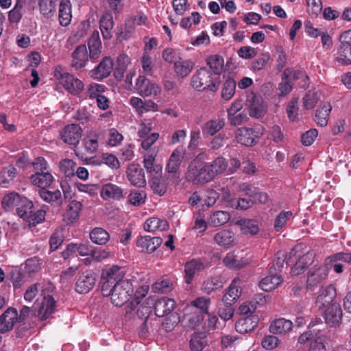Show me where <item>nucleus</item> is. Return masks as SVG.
<instances>
[{"label":"nucleus","instance_id":"nucleus-34","mask_svg":"<svg viewBox=\"0 0 351 351\" xmlns=\"http://www.w3.org/2000/svg\"><path fill=\"white\" fill-rule=\"evenodd\" d=\"M293 327L290 320L280 318L274 320L269 326V331L274 334H285L289 332Z\"/></svg>","mask_w":351,"mask_h":351},{"label":"nucleus","instance_id":"nucleus-32","mask_svg":"<svg viewBox=\"0 0 351 351\" xmlns=\"http://www.w3.org/2000/svg\"><path fill=\"white\" fill-rule=\"evenodd\" d=\"M149 287H135L134 292L132 293V300L126 306V312H131L134 310L136 306L140 304L141 300L146 296L148 293Z\"/></svg>","mask_w":351,"mask_h":351},{"label":"nucleus","instance_id":"nucleus-37","mask_svg":"<svg viewBox=\"0 0 351 351\" xmlns=\"http://www.w3.org/2000/svg\"><path fill=\"white\" fill-rule=\"evenodd\" d=\"M113 19L111 14L105 13L99 23V28L104 39H110L112 37V29L113 28Z\"/></svg>","mask_w":351,"mask_h":351},{"label":"nucleus","instance_id":"nucleus-51","mask_svg":"<svg viewBox=\"0 0 351 351\" xmlns=\"http://www.w3.org/2000/svg\"><path fill=\"white\" fill-rule=\"evenodd\" d=\"M99 135L96 132H90L84 139L86 150L90 154L97 152L99 147Z\"/></svg>","mask_w":351,"mask_h":351},{"label":"nucleus","instance_id":"nucleus-38","mask_svg":"<svg viewBox=\"0 0 351 351\" xmlns=\"http://www.w3.org/2000/svg\"><path fill=\"white\" fill-rule=\"evenodd\" d=\"M30 180L34 185L45 189L53 183L54 178L51 173H34L30 176Z\"/></svg>","mask_w":351,"mask_h":351},{"label":"nucleus","instance_id":"nucleus-1","mask_svg":"<svg viewBox=\"0 0 351 351\" xmlns=\"http://www.w3.org/2000/svg\"><path fill=\"white\" fill-rule=\"evenodd\" d=\"M204 155L197 156L189 165L185 173L186 180L195 185L204 184L214 179L208 162L203 160Z\"/></svg>","mask_w":351,"mask_h":351},{"label":"nucleus","instance_id":"nucleus-11","mask_svg":"<svg viewBox=\"0 0 351 351\" xmlns=\"http://www.w3.org/2000/svg\"><path fill=\"white\" fill-rule=\"evenodd\" d=\"M134 287H112L110 289L111 302L116 306L125 304L132 297Z\"/></svg>","mask_w":351,"mask_h":351},{"label":"nucleus","instance_id":"nucleus-50","mask_svg":"<svg viewBox=\"0 0 351 351\" xmlns=\"http://www.w3.org/2000/svg\"><path fill=\"white\" fill-rule=\"evenodd\" d=\"M236 86L235 80L228 77L223 84L221 97L225 100H230L235 93Z\"/></svg>","mask_w":351,"mask_h":351},{"label":"nucleus","instance_id":"nucleus-54","mask_svg":"<svg viewBox=\"0 0 351 351\" xmlns=\"http://www.w3.org/2000/svg\"><path fill=\"white\" fill-rule=\"evenodd\" d=\"M289 73L290 71L289 69L285 70L282 73V81L279 83L278 88L279 96H286L292 90V85L289 80Z\"/></svg>","mask_w":351,"mask_h":351},{"label":"nucleus","instance_id":"nucleus-25","mask_svg":"<svg viewBox=\"0 0 351 351\" xmlns=\"http://www.w3.org/2000/svg\"><path fill=\"white\" fill-rule=\"evenodd\" d=\"M89 58L93 62L96 61L101 53V41L97 31H95L88 40Z\"/></svg>","mask_w":351,"mask_h":351},{"label":"nucleus","instance_id":"nucleus-13","mask_svg":"<svg viewBox=\"0 0 351 351\" xmlns=\"http://www.w3.org/2000/svg\"><path fill=\"white\" fill-rule=\"evenodd\" d=\"M247 102L249 106V114L252 117L261 118L264 116L267 107L261 95L252 93L247 96Z\"/></svg>","mask_w":351,"mask_h":351},{"label":"nucleus","instance_id":"nucleus-44","mask_svg":"<svg viewBox=\"0 0 351 351\" xmlns=\"http://www.w3.org/2000/svg\"><path fill=\"white\" fill-rule=\"evenodd\" d=\"M329 338L325 335H319L311 340L308 351H327Z\"/></svg>","mask_w":351,"mask_h":351},{"label":"nucleus","instance_id":"nucleus-57","mask_svg":"<svg viewBox=\"0 0 351 351\" xmlns=\"http://www.w3.org/2000/svg\"><path fill=\"white\" fill-rule=\"evenodd\" d=\"M351 261V254L339 252L328 256L325 260V266L328 267L332 263H349Z\"/></svg>","mask_w":351,"mask_h":351},{"label":"nucleus","instance_id":"nucleus-7","mask_svg":"<svg viewBox=\"0 0 351 351\" xmlns=\"http://www.w3.org/2000/svg\"><path fill=\"white\" fill-rule=\"evenodd\" d=\"M263 134V129L260 127H255L254 128L243 127L237 129L236 139L241 145L252 146L256 143L257 140Z\"/></svg>","mask_w":351,"mask_h":351},{"label":"nucleus","instance_id":"nucleus-59","mask_svg":"<svg viewBox=\"0 0 351 351\" xmlns=\"http://www.w3.org/2000/svg\"><path fill=\"white\" fill-rule=\"evenodd\" d=\"M319 99L318 93L315 91L307 92L303 97V104L306 109H312L317 104Z\"/></svg>","mask_w":351,"mask_h":351},{"label":"nucleus","instance_id":"nucleus-27","mask_svg":"<svg viewBox=\"0 0 351 351\" xmlns=\"http://www.w3.org/2000/svg\"><path fill=\"white\" fill-rule=\"evenodd\" d=\"M186 313L184 315L183 322L185 326L189 329H195L199 326L204 320V315L197 308L193 310L186 309Z\"/></svg>","mask_w":351,"mask_h":351},{"label":"nucleus","instance_id":"nucleus-46","mask_svg":"<svg viewBox=\"0 0 351 351\" xmlns=\"http://www.w3.org/2000/svg\"><path fill=\"white\" fill-rule=\"evenodd\" d=\"M206 344V336L204 332H195L190 340L191 351H202Z\"/></svg>","mask_w":351,"mask_h":351},{"label":"nucleus","instance_id":"nucleus-6","mask_svg":"<svg viewBox=\"0 0 351 351\" xmlns=\"http://www.w3.org/2000/svg\"><path fill=\"white\" fill-rule=\"evenodd\" d=\"M55 77L59 80L65 89L72 95H79L84 90L83 82L66 71L56 69Z\"/></svg>","mask_w":351,"mask_h":351},{"label":"nucleus","instance_id":"nucleus-56","mask_svg":"<svg viewBox=\"0 0 351 351\" xmlns=\"http://www.w3.org/2000/svg\"><path fill=\"white\" fill-rule=\"evenodd\" d=\"M328 276L326 268H318L314 272H310L307 282L309 285L321 283Z\"/></svg>","mask_w":351,"mask_h":351},{"label":"nucleus","instance_id":"nucleus-26","mask_svg":"<svg viewBox=\"0 0 351 351\" xmlns=\"http://www.w3.org/2000/svg\"><path fill=\"white\" fill-rule=\"evenodd\" d=\"M265 295L263 293L257 294L255 298L256 301H245L241 304L238 308V313L245 317L258 315V313L256 311L257 304H258V300L261 302L264 299V301H265Z\"/></svg>","mask_w":351,"mask_h":351},{"label":"nucleus","instance_id":"nucleus-29","mask_svg":"<svg viewBox=\"0 0 351 351\" xmlns=\"http://www.w3.org/2000/svg\"><path fill=\"white\" fill-rule=\"evenodd\" d=\"M72 19L71 3L70 0H61L59 5L58 19L60 25L68 26Z\"/></svg>","mask_w":351,"mask_h":351},{"label":"nucleus","instance_id":"nucleus-45","mask_svg":"<svg viewBox=\"0 0 351 351\" xmlns=\"http://www.w3.org/2000/svg\"><path fill=\"white\" fill-rule=\"evenodd\" d=\"M38 193L40 197L48 203H56L57 204L62 203V193L59 190L51 191L45 189H41Z\"/></svg>","mask_w":351,"mask_h":351},{"label":"nucleus","instance_id":"nucleus-49","mask_svg":"<svg viewBox=\"0 0 351 351\" xmlns=\"http://www.w3.org/2000/svg\"><path fill=\"white\" fill-rule=\"evenodd\" d=\"M242 232L252 235L256 234L259 231L258 222L253 219H241L238 221Z\"/></svg>","mask_w":351,"mask_h":351},{"label":"nucleus","instance_id":"nucleus-23","mask_svg":"<svg viewBox=\"0 0 351 351\" xmlns=\"http://www.w3.org/2000/svg\"><path fill=\"white\" fill-rule=\"evenodd\" d=\"M100 195L104 200H121L123 199V190L119 186L107 183L102 186L100 190Z\"/></svg>","mask_w":351,"mask_h":351},{"label":"nucleus","instance_id":"nucleus-55","mask_svg":"<svg viewBox=\"0 0 351 351\" xmlns=\"http://www.w3.org/2000/svg\"><path fill=\"white\" fill-rule=\"evenodd\" d=\"M8 277L14 285H16V284L21 285V284L25 283L27 282L26 279L29 278L27 275L19 267L12 268L8 274Z\"/></svg>","mask_w":351,"mask_h":351},{"label":"nucleus","instance_id":"nucleus-31","mask_svg":"<svg viewBox=\"0 0 351 351\" xmlns=\"http://www.w3.org/2000/svg\"><path fill=\"white\" fill-rule=\"evenodd\" d=\"M193 66L194 64L191 60H183L179 57L178 60L174 62L173 69L178 76L183 78L191 72Z\"/></svg>","mask_w":351,"mask_h":351},{"label":"nucleus","instance_id":"nucleus-19","mask_svg":"<svg viewBox=\"0 0 351 351\" xmlns=\"http://www.w3.org/2000/svg\"><path fill=\"white\" fill-rule=\"evenodd\" d=\"M213 240L217 245L226 250L237 244L235 234L228 229H223L217 232Z\"/></svg>","mask_w":351,"mask_h":351},{"label":"nucleus","instance_id":"nucleus-53","mask_svg":"<svg viewBox=\"0 0 351 351\" xmlns=\"http://www.w3.org/2000/svg\"><path fill=\"white\" fill-rule=\"evenodd\" d=\"M223 262L227 267L233 269H241L247 264L246 261L238 259L237 256L232 252L228 253L224 257Z\"/></svg>","mask_w":351,"mask_h":351},{"label":"nucleus","instance_id":"nucleus-3","mask_svg":"<svg viewBox=\"0 0 351 351\" xmlns=\"http://www.w3.org/2000/svg\"><path fill=\"white\" fill-rule=\"evenodd\" d=\"M17 215L29 223L35 226L45 219L46 211L40 208L35 211L34 205L32 200L26 197L22 198L21 205L17 208Z\"/></svg>","mask_w":351,"mask_h":351},{"label":"nucleus","instance_id":"nucleus-2","mask_svg":"<svg viewBox=\"0 0 351 351\" xmlns=\"http://www.w3.org/2000/svg\"><path fill=\"white\" fill-rule=\"evenodd\" d=\"M176 305L174 300L166 297H162L155 302L154 311L157 317H162L171 315L170 318H166L162 322V326L167 331L171 330L180 322L178 315L172 313Z\"/></svg>","mask_w":351,"mask_h":351},{"label":"nucleus","instance_id":"nucleus-60","mask_svg":"<svg viewBox=\"0 0 351 351\" xmlns=\"http://www.w3.org/2000/svg\"><path fill=\"white\" fill-rule=\"evenodd\" d=\"M146 199V193L144 191H132L128 195L129 202L135 206H139L145 203Z\"/></svg>","mask_w":351,"mask_h":351},{"label":"nucleus","instance_id":"nucleus-9","mask_svg":"<svg viewBox=\"0 0 351 351\" xmlns=\"http://www.w3.org/2000/svg\"><path fill=\"white\" fill-rule=\"evenodd\" d=\"M339 56L337 60L343 64H351V29L343 32L339 38Z\"/></svg>","mask_w":351,"mask_h":351},{"label":"nucleus","instance_id":"nucleus-14","mask_svg":"<svg viewBox=\"0 0 351 351\" xmlns=\"http://www.w3.org/2000/svg\"><path fill=\"white\" fill-rule=\"evenodd\" d=\"M324 309V318L326 323L330 327L339 326L341 323L343 317L341 305L339 303L331 304Z\"/></svg>","mask_w":351,"mask_h":351},{"label":"nucleus","instance_id":"nucleus-43","mask_svg":"<svg viewBox=\"0 0 351 351\" xmlns=\"http://www.w3.org/2000/svg\"><path fill=\"white\" fill-rule=\"evenodd\" d=\"M206 63L214 75H219L223 71V58L218 54L211 55L206 58Z\"/></svg>","mask_w":351,"mask_h":351},{"label":"nucleus","instance_id":"nucleus-40","mask_svg":"<svg viewBox=\"0 0 351 351\" xmlns=\"http://www.w3.org/2000/svg\"><path fill=\"white\" fill-rule=\"evenodd\" d=\"M93 243L97 245H105L110 239L109 233L102 228H93L89 234Z\"/></svg>","mask_w":351,"mask_h":351},{"label":"nucleus","instance_id":"nucleus-33","mask_svg":"<svg viewBox=\"0 0 351 351\" xmlns=\"http://www.w3.org/2000/svg\"><path fill=\"white\" fill-rule=\"evenodd\" d=\"M225 126L224 119H215L206 121L202 127L204 135L213 136Z\"/></svg>","mask_w":351,"mask_h":351},{"label":"nucleus","instance_id":"nucleus-18","mask_svg":"<svg viewBox=\"0 0 351 351\" xmlns=\"http://www.w3.org/2000/svg\"><path fill=\"white\" fill-rule=\"evenodd\" d=\"M126 174L131 184L138 187L145 185L144 170L138 164H130L127 169Z\"/></svg>","mask_w":351,"mask_h":351},{"label":"nucleus","instance_id":"nucleus-12","mask_svg":"<svg viewBox=\"0 0 351 351\" xmlns=\"http://www.w3.org/2000/svg\"><path fill=\"white\" fill-rule=\"evenodd\" d=\"M136 88L138 93L143 97L156 96L160 93L161 89L159 86L152 83L145 76L140 75L136 82Z\"/></svg>","mask_w":351,"mask_h":351},{"label":"nucleus","instance_id":"nucleus-42","mask_svg":"<svg viewBox=\"0 0 351 351\" xmlns=\"http://www.w3.org/2000/svg\"><path fill=\"white\" fill-rule=\"evenodd\" d=\"M230 219V215L227 211L217 210L213 213L208 222L214 227H218L226 223Z\"/></svg>","mask_w":351,"mask_h":351},{"label":"nucleus","instance_id":"nucleus-17","mask_svg":"<svg viewBox=\"0 0 351 351\" xmlns=\"http://www.w3.org/2000/svg\"><path fill=\"white\" fill-rule=\"evenodd\" d=\"M82 130L77 124H69L64 127L60 136L63 141L67 144L75 145L82 138Z\"/></svg>","mask_w":351,"mask_h":351},{"label":"nucleus","instance_id":"nucleus-5","mask_svg":"<svg viewBox=\"0 0 351 351\" xmlns=\"http://www.w3.org/2000/svg\"><path fill=\"white\" fill-rule=\"evenodd\" d=\"M56 310V301L53 296L47 295L36 300L32 311L40 321H45L52 317Z\"/></svg>","mask_w":351,"mask_h":351},{"label":"nucleus","instance_id":"nucleus-36","mask_svg":"<svg viewBox=\"0 0 351 351\" xmlns=\"http://www.w3.org/2000/svg\"><path fill=\"white\" fill-rule=\"evenodd\" d=\"M332 110L330 103L325 102L322 104L316 110L315 121L317 124L321 127H324L328 124L329 113Z\"/></svg>","mask_w":351,"mask_h":351},{"label":"nucleus","instance_id":"nucleus-41","mask_svg":"<svg viewBox=\"0 0 351 351\" xmlns=\"http://www.w3.org/2000/svg\"><path fill=\"white\" fill-rule=\"evenodd\" d=\"M241 287H228L226 289L222 301L224 304H234L241 297Z\"/></svg>","mask_w":351,"mask_h":351},{"label":"nucleus","instance_id":"nucleus-22","mask_svg":"<svg viewBox=\"0 0 351 351\" xmlns=\"http://www.w3.org/2000/svg\"><path fill=\"white\" fill-rule=\"evenodd\" d=\"M259 322V315H252L239 319L235 324L236 330L245 334L252 332L258 326Z\"/></svg>","mask_w":351,"mask_h":351},{"label":"nucleus","instance_id":"nucleus-16","mask_svg":"<svg viewBox=\"0 0 351 351\" xmlns=\"http://www.w3.org/2000/svg\"><path fill=\"white\" fill-rule=\"evenodd\" d=\"M18 321V311L10 307L0 316V333H5L12 330Z\"/></svg>","mask_w":351,"mask_h":351},{"label":"nucleus","instance_id":"nucleus-8","mask_svg":"<svg viewBox=\"0 0 351 351\" xmlns=\"http://www.w3.org/2000/svg\"><path fill=\"white\" fill-rule=\"evenodd\" d=\"M125 270L122 267L117 265H112L109 269H104L101 274V278L106 280V283H110L112 285H119V284H130L134 283V280L124 279Z\"/></svg>","mask_w":351,"mask_h":351},{"label":"nucleus","instance_id":"nucleus-47","mask_svg":"<svg viewBox=\"0 0 351 351\" xmlns=\"http://www.w3.org/2000/svg\"><path fill=\"white\" fill-rule=\"evenodd\" d=\"M57 0H39L38 5L40 13L47 18H50L56 12Z\"/></svg>","mask_w":351,"mask_h":351},{"label":"nucleus","instance_id":"nucleus-4","mask_svg":"<svg viewBox=\"0 0 351 351\" xmlns=\"http://www.w3.org/2000/svg\"><path fill=\"white\" fill-rule=\"evenodd\" d=\"M192 87L198 91L216 92L219 86L218 78L213 79L212 73L206 67H201L193 75L191 80Z\"/></svg>","mask_w":351,"mask_h":351},{"label":"nucleus","instance_id":"nucleus-39","mask_svg":"<svg viewBox=\"0 0 351 351\" xmlns=\"http://www.w3.org/2000/svg\"><path fill=\"white\" fill-rule=\"evenodd\" d=\"M168 227L169 223L166 220L158 217H151L144 224V229L147 232L163 231L167 229Z\"/></svg>","mask_w":351,"mask_h":351},{"label":"nucleus","instance_id":"nucleus-52","mask_svg":"<svg viewBox=\"0 0 351 351\" xmlns=\"http://www.w3.org/2000/svg\"><path fill=\"white\" fill-rule=\"evenodd\" d=\"M209 167L212 171L211 173L215 178L216 176L221 174L228 167V162L222 157L219 156L212 162H208Z\"/></svg>","mask_w":351,"mask_h":351},{"label":"nucleus","instance_id":"nucleus-61","mask_svg":"<svg viewBox=\"0 0 351 351\" xmlns=\"http://www.w3.org/2000/svg\"><path fill=\"white\" fill-rule=\"evenodd\" d=\"M75 162L70 159H64L60 162V171L64 173L66 177H71L75 175Z\"/></svg>","mask_w":351,"mask_h":351},{"label":"nucleus","instance_id":"nucleus-64","mask_svg":"<svg viewBox=\"0 0 351 351\" xmlns=\"http://www.w3.org/2000/svg\"><path fill=\"white\" fill-rule=\"evenodd\" d=\"M270 60L269 53H262L256 60L252 63V69L254 71H261L264 69Z\"/></svg>","mask_w":351,"mask_h":351},{"label":"nucleus","instance_id":"nucleus-58","mask_svg":"<svg viewBox=\"0 0 351 351\" xmlns=\"http://www.w3.org/2000/svg\"><path fill=\"white\" fill-rule=\"evenodd\" d=\"M210 304V299L205 298H198L191 302V306H188V310H193L197 308L204 315L208 313V306Z\"/></svg>","mask_w":351,"mask_h":351},{"label":"nucleus","instance_id":"nucleus-21","mask_svg":"<svg viewBox=\"0 0 351 351\" xmlns=\"http://www.w3.org/2000/svg\"><path fill=\"white\" fill-rule=\"evenodd\" d=\"M162 243V239L159 237L142 236L136 241V245L145 253L154 252Z\"/></svg>","mask_w":351,"mask_h":351},{"label":"nucleus","instance_id":"nucleus-62","mask_svg":"<svg viewBox=\"0 0 351 351\" xmlns=\"http://www.w3.org/2000/svg\"><path fill=\"white\" fill-rule=\"evenodd\" d=\"M96 283L95 274L92 270H86L80 277L77 285H95Z\"/></svg>","mask_w":351,"mask_h":351},{"label":"nucleus","instance_id":"nucleus-24","mask_svg":"<svg viewBox=\"0 0 351 351\" xmlns=\"http://www.w3.org/2000/svg\"><path fill=\"white\" fill-rule=\"evenodd\" d=\"M158 151L156 148L149 150L144 156L143 165L147 172L152 176H160L162 171V167L155 164V159Z\"/></svg>","mask_w":351,"mask_h":351},{"label":"nucleus","instance_id":"nucleus-35","mask_svg":"<svg viewBox=\"0 0 351 351\" xmlns=\"http://www.w3.org/2000/svg\"><path fill=\"white\" fill-rule=\"evenodd\" d=\"M18 173L16 168L13 165L4 167L0 171V186L6 187L8 184L14 181Z\"/></svg>","mask_w":351,"mask_h":351},{"label":"nucleus","instance_id":"nucleus-10","mask_svg":"<svg viewBox=\"0 0 351 351\" xmlns=\"http://www.w3.org/2000/svg\"><path fill=\"white\" fill-rule=\"evenodd\" d=\"M336 295L335 287H321L315 300V306L319 310H322L331 304H338L334 302Z\"/></svg>","mask_w":351,"mask_h":351},{"label":"nucleus","instance_id":"nucleus-63","mask_svg":"<svg viewBox=\"0 0 351 351\" xmlns=\"http://www.w3.org/2000/svg\"><path fill=\"white\" fill-rule=\"evenodd\" d=\"M16 192L12 191L4 195L1 201V206L5 211L11 212L13 210V204L16 198Z\"/></svg>","mask_w":351,"mask_h":351},{"label":"nucleus","instance_id":"nucleus-20","mask_svg":"<svg viewBox=\"0 0 351 351\" xmlns=\"http://www.w3.org/2000/svg\"><path fill=\"white\" fill-rule=\"evenodd\" d=\"M114 62L110 56L104 57L99 64L91 71L92 76L97 80L108 77L113 69Z\"/></svg>","mask_w":351,"mask_h":351},{"label":"nucleus","instance_id":"nucleus-48","mask_svg":"<svg viewBox=\"0 0 351 351\" xmlns=\"http://www.w3.org/2000/svg\"><path fill=\"white\" fill-rule=\"evenodd\" d=\"M312 254L307 253L306 254L300 257L295 263V265L291 268V274L292 276H298L304 272L305 269L311 264V258Z\"/></svg>","mask_w":351,"mask_h":351},{"label":"nucleus","instance_id":"nucleus-15","mask_svg":"<svg viewBox=\"0 0 351 351\" xmlns=\"http://www.w3.org/2000/svg\"><path fill=\"white\" fill-rule=\"evenodd\" d=\"M89 59L86 46L80 45L71 53V66L75 70L82 69L87 65Z\"/></svg>","mask_w":351,"mask_h":351},{"label":"nucleus","instance_id":"nucleus-30","mask_svg":"<svg viewBox=\"0 0 351 351\" xmlns=\"http://www.w3.org/2000/svg\"><path fill=\"white\" fill-rule=\"evenodd\" d=\"M204 268V264L198 259H193L185 264L184 266V280L186 284H190L195 274Z\"/></svg>","mask_w":351,"mask_h":351},{"label":"nucleus","instance_id":"nucleus-28","mask_svg":"<svg viewBox=\"0 0 351 351\" xmlns=\"http://www.w3.org/2000/svg\"><path fill=\"white\" fill-rule=\"evenodd\" d=\"M82 209V204L77 200H72L67 206L64 214V220L68 224L73 223L79 219Z\"/></svg>","mask_w":351,"mask_h":351}]
</instances>
